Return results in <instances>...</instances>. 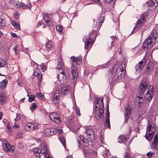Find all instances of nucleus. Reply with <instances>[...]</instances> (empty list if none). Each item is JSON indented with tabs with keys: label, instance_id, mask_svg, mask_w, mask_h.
<instances>
[{
	"label": "nucleus",
	"instance_id": "9d476101",
	"mask_svg": "<svg viewBox=\"0 0 158 158\" xmlns=\"http://www.w3.org/2000/svg\"><path fill=\"white\" fill-rule=\"evenodd\" d=\"M82 61V58L81 56L77 57L72 56L71 57L70 62L72 65L76 66L80 64Z\"/></svg>",
	"mask_w": 158,
	"mask_h": 158
},
{
	"label": "nucleus",
	"instance_id": "603ef678",
	"mask_svg": "<svg viewBox=\"0 0 158 158\" xmlns=\"http://www.w3.org/2000/svg\"><path fill=\"white\" fill-rule=\"evenodd\" d=\"M124 158H132L130 156L129 154L127 152H125L124 156Z\"/></svg>",
	"mask_w": 158,
	"mask_h": 158
},
{
	"label": "nucleus",
	"instance_id": "c756f323",
	"mask_svg": "<svg viewBox=\"0 0 158 158\" xmlns=\"http://www.w3.org/2000/svg\"><path fill=\"white\" fill-rule=\"evenodd\" d=\"M7 83V81L6 80L2 81L0 83V88L2 89H4L6 86Z\"/></svg>",
	"mask_w": 158,
	"mask_h": 158
},
{
	"label": "nucleus",
	"instance_id": "4468645a",
	"mask_svg": "<svg viewBox=\"0 0 158 158\" xmlns=\"http://www.w3.org/2000/svg\"><path fill=\"white\" fill-rule=\"evenodd\" d=\"M3 148L5 151L8 152H14L15 151V147L11 146L8 143H2Z\"/></svg>",
	"mask_w": 158,
	"mask_h": 158
},
{
	"label": "nucleus",
	"instance_id": "2eb2a0df",
	"mask_svg": "<svg viewBox=\"0 0 158 158\" xmlns=\"http://www.w3.org/2000/svg\"><path fill=\"white\" fill-rule=\"evenodd\" d=\"M56 132V129L53 128H47L44 131V134L46 136H50L54 135Z\"/></svg>",
	"mask_w": 158,
	"mask_h": 158
},
{
	"label": "nucleus",
	"instance_id": "dca6fc26",
	"mask_svg": "<svg viewBox=\"0 0 158 158\" xmlns=\"http://www.w3.org/2000/svg\"><path fill=\"white\" fill-rule=\"evenodd\" d=\"M76 66H72L71 67V71L73 78V81H76L77 79V77L78 76V73L77 70V67Z\"/></svg>",
	"mask_w": 158,
	"mask_h": 158
},
{
	"label": "nucleus",
	"instance_id": "09e8293b",
	"mask_svg": "<svg viewBox=\"0 0 158 158\" xmlns=\"http://www.w3.org/2000/svg\"><path fill=\"white\" fill-rule=\"evenodd\" d=\"M60 139L62 144L63 145H64L65 143V140L64 138L62 137H60Z\"/></svg>",
	"mask_w": 158,
	"mask_h": 158
},
{
	"label": "nucleus",
	"instance_id": "6e6d98bb",
	"mask_svg": "<svg viewBox=\"0 0 158 158\" xmlns=\"http://www.w3.org/2000/svg\"><path fill=\"white\" fill-rule=\"evenodd\" d=\"M18 15H19V13L17 12H16L14 14V17L16 19H17L18 18V17H19Z\"/></svg>",
	"mask_w": 158,
	"mask_h": 158
},
{
	"label": "nucleus",
	"instance_id": "423d86ee",
	"mask_svg": "<svg viewBox=\"0 0 158 158\" xmlns=\"http://www.w3.org/2000/svg\"><path fill=\"white\" fill-rule=\"evenodd\" d=\"M85 133L87 136V138L90 142H93L94 139V133L93 129L90 127L86 128Z\"/></svg>",
	"mask_w": 158,
	"mask_h": 158
},
{
	"label": "nucleus",
	"instance_id": "cd10ccee",
	"mask_svg": "<svg viewBox=\"0 0 158 158\" xmlns=\"http://www.w3.org/2000/svg\"><path fill=\"white\" fill-rule=\"evenodd\" d=\"M121 73L115 72L113 77L114 80L117 81H119L121 78Z\"/></svg>",
	"mask_w": 158,
	"mask_h": 158
},
{
	"label": "nucleus",
	"instance_id": "ddd939ff",
	"mask_svg": "<svg viewBox=\"0 0 158 158\" xmlns=\"http://www.w3.org/2000/svg\"><path fill=\"white\" fill-rule=\"evenodd\" d=\"M38 127L39 125L36 123L33 124L29 123L27 124L25 127V128L27 131H31L38 129Z\"/></svg>",
	"mask_w": 158,
	"mask_h": 158
},
{
	"label": "nucleus",
	"instance_id": "5701e85b",
	"mask_svg": "<svg viewBox=\"0 0 158 158\" xmlns=\"http://www.w3.org/2000/svg\"><path fill=\"white\" fill-rule=\"evenodd\" d=\"M41 151H42V153H43V154L44 155H45L48 154V148L46 145V144L44 143H42L41 145Z\"/></svg>",
	"mask_w": 158,
	"mask_h": 158
},
{
	"label": "nucleus",
	"instance_id": "9b49d317",
	"mask_svg": "<svg viewBox=\"0 0 158 158\" xmlns=\"http://www.w3.org/2000/svg\"><path fill=\"white\" fill-rule=\"evenodd\" d=\"M150 148L153 151L158 149V135L156 134L151 144Z\"/></svg>",
	"mask_w": 158,
	"mask_h": 158
},
{
	"label": "nucleus",
	"instance_id": "338daca9",
	"mask_svg": "<svg viewBox=\"0 0 158 158\" xmlns=\"http://www.w3.org/2000/svg\"><path fill=\"white\" fill-rule=\"evenodd\" d=\"M44 64H41V68L42 70H45L46 69V67L45 66H43Z\"/></svg>",
	"mask_w": 158,
	"mask_h": 158
},
{
	"label": "nucleus",
	"instance_id": "13d9d810",
	"mask_svg": "<svg viewBox=\"0 0 158 158\" xmlns=\"http://www.w3.org/2000/svg\"><path fill=\"white\" fill-rule=\"evenodd\" d=\"M31 5V3H28L26 6V8H27L28 9H30Z\"/></svg>",
	"mask_w": 158,
	"mask_h": 158
},
{
	"label": "nucleus",
	"instance_id": "864d4df0",
	"mask_svg": "<svg viewBox=\"0 0 158 158\" xmlns=\"http://www.w3.org/2000/svg\"><path fill=\"white\" fill-rule=\"evenodd\" d=\"M23 133H18L16 135V138L19 139L22 138L23 136Z\"/></svg>",
	"mask_w": 158,
	"mask_h": 158
},
{
	"label": "nucleus",
	"instance_id": "7c9ffc66",
	"mask_svg": "<svg viewBox=\"0 0 158 158\" xmlns=\"http://www.w3.org/2000/svg\"><path fill=\"white\" fill-rule=\"evenodd\" d=\"M102 153L105 158H108L110 156V153L108 150H105Z\"/></svg>",
	"mask_w": 158,
	"mask_h": 158
},
{
	"label": "nucleus",
	"instance_id": "f3484780",
	"mask_svg": "<svg viewBox=\"0 0 158 158\" xmlns=\"http://www.w3.org/2000/svg\"><path fill=\"white\" fill-rule=\"evenodd\" d=\"M57 77L58 79L61 81V83H63L64 80L66 79V76L63 70H61L60 69L59 70L58 74L57 75Z\"/></svg>",
	"mask_w": 158,
	"mask_h": 158
},
{
	"label": "nucleus",
	"instance_id": "20e7f679",
	"mask_svg": "<svg viewBox=\"0 0 158 158\" xmlns=\"http://www.w3.org/2000/svg\"><path fill=\"white\" fill-rule=\"evenodd\" d=\"M96 103L97 104H99V106L96 105V108L97 109H98V113H98V116L99 118H100V117L103 116L104 112L103 98H97Z\"/></svg>",
	"mask_w": 158,
	"mask_h": 158
},
{
	"label": "nucleus",
	"instance_id": "393cba45",
	"mask_svg": "<svg viewBox=\"0 0 158 158\" xmlns=\"http://www.w3.org/2000/svg\"><path fill=\"white\" fill-rule=\"evenodd\" d=\"M125 69V64L124 63H122L120 65H119L117 67L116 72V73H123Z\"/></svg>",
	"mask_w": 158,
	"mask_h": 158
},
{
	"label": "nucleus",
	"instance_id": "49530a36",
	"mask_svg": "<svg viewBox=\"0 0 158 158\" xmlns=\"http://www.w3.org/2000/svg\"><path fill=\"white\" fill-rule=\"evenodd\" d=\"M93 40L92 39H90L86 42V43L90 46H91L93 44Z\"/></svg>",
	"mask_w": 158,
	"mask_h": 158
},
{
	"label": "nucleus",
	"instance_id": "aec40b11",
	"mask_svg": "<svg viewBox=\"0 0 158 158\" xmlns=\"http://www.w3.org/2000/svg\"><path fill=\"white\" fill-rule=\"evenodd\" d=\"M70 87L68 85L62 87L60 90L61 94L66 95L69 93V89Z\"/></svg>",
	"mask_w": 158,
	"mask_h": 158
},
{
	"label": "nucleus",
	"instance_id": "7ed1b4c3",
	"mask_svg": "<svg viewBox=\"0 0 158 158\" xmlns=\"http://www.w3.org/2000/svg\"><path fill=\"white\" fill-rule=\"evenodd\" d=\"M153 121H151L149 120L147 128V134L146 138L150 142L151 141L156 131V126H155V121L156 119L153 118Z\"/></svg>",
	"mask_w": 158,
	"mask_h": 158
},
{
	"label": "nucleus",
	"instance_id": "72a5a7b5",
	"mask_svg": "<svg viewBox=\"0 0 158 158\" xmlns=\"http://www.w3.org/2000/svg\"><path fill=\"white\" fill-rule=\"evenodd\" d=\"M11 23L12 25L13 26L15 29L17 30H18L20 29V27L19 24L17 23L16 21H12Z\"/></svg>",
	"mask_w": 158,
	"mask_h": 158
},
{
	"label": "nucleus",
	"instance_id": "b1692460",
	"mask_svg": "<svg viewBox=\"0 0 158 158\" xmlns=\"http://www.w3.org/2000/svg\"><path fill=\"white\" fill-rule=\"evenodd\" d=\"M33 152L35 155L36 158H40V156L43 154V153L41 152L42 151L37 148L33 149Z\"/></svg>",
	"mask_w": 158,
	"mask_h": 158
},
{
	"label": "nucleus",
	"instance_id": "680f3d73",
	"mask_svg": "<svg viewBox=\"0 0 158 158\" xmlns=\"http://www.w3.org/2000/svg\"><path fill=\"white\" fill-rule=\"evenodd\" d=\"M19 125L17 123H15L13 126V128L15 129L19 128Z\"/></svg>",
	"mask_w": 158,
	"mask_h": 158
},
{
	"label": "nucleus",
	"instance_id": "3c124183",
	"mask_svg": "<svg viewBox=\"0 0 158 158\" xmlns=\"http://www.w3.org/2000/svg\"><path fill=\"white\" fill-rule=\"evenodd\" d=\"M6 63L4 60H0V67H3Z\"/></svg>",
	"mask_w": 158,
	"mask_h": 158
},
{
	"label": "nucleus",
	"instance_id": "412c9836",
	"mask_svg": "<svg viewBox=\"0 0 158 158\" xmlns=\"http://www.w3.org/2000/svg\"><path fill=\"white\" fill-rule=\"evenodd\" d=\"M106 117L105 118L106 123H105V125L107 127L109 128L110 127V126L109 119L110 114L108 108L106 110Z\"/></svg>",
	"mask_w": 158,
	"mask_h": 158
},
{
	"label": "nucleus",
	"instance_id": "f704fd0d",
	"mask_svg": "<svg viewBox=\"0 0 158 158\" xmlns=\"http://www.w3.org/2000/svg\"><path fill=\"white\" fill-rule=\"evenodd\" d=\"M53 44L51 41H48L47 43H46L45 46L46 48L48 49H51L53 45Z\"/></svg>",
	"mask_w": 158,
	"mask_h": 158
},
{
	"label": "nucleus",
	"instance_id": "f03ea898",
	"mask_svg": "<svg viewBox=\"0 0 158 158\" xmlns=\"http://www.w3.org/2000/svg\"><path fill=\"white\" fill-rule=\"evenodd\" d=\"M157 36L156 31L153 30L149 36L145 40L143 44V48L144 50L147 51L148 49H150L152 47L156 41Z\"/></svg>",
	"mask_w": 158,
	"mask_h": 158
},
{
	"label": "nucleus",
	"instance_id": "c03bdc74",
	"mask_svg": "<svg viewBox=\"0 0 158 158\" xmlns=\"http://www.w3.org/2000/svg\"><path fill=\"white\" fill-rule=\"evenodd\" d=\"M104 20V17L103 16H101L99 18L98 20V23H100L102 25V23L103 22Z\"/></svg>",
	"mask_w": 158,
	"mask_h": 158
},
{
	"label": "nucleus",
	"instance_id": "e433bc0d",
	"mask_svg": "<svg viewBox=\"0 0 158 158\" xmlns=\"http://www.w3.org/2000/svg\"><path fill=\"white\" fill-rule=\"evenodd\" d=\"M81 140L83 142L85 146H88L89 145L88 143L89 141V140L87 138H80Z\"/></svg>",
	"mask_w": 158,
	"mask_h": 158
},
{
	"label": "nucleus",
	"instance_id": "774afa93",
	"mask_svg": "<svg viewBox=\"0 0 158 158\" xmlns=\"http://www.w3.org/2000/svg\"><path fill=\"white\" fill-rule=\"evenodd\" d=\"M89 46L90 45L86 43V44H85V48L86 49H87Z\"/></svg>",
	"mask_w": 158,
	"mask_h": 158
},
{
	"label": "nucleus",
	"instance_id": "6ab92c4d",
	"mask_svg": "<svg viewBox=\"0 0 158 158\" xmlns=\"http://www.w3.org/2000/svg\"><path fill=\"white\" fill-rule=\"evenodd\" d=\"M8 99L7 97L3 93L0 92V104L3 105Z\"/></svg>",
	"mask_w": 158,
	"mask_h": 158
},
{
	"label": "nucleus",
	"instance_id": "052dcab7",
	"mask_svg": "<svg viewBox=\"0 0 158 158\" xmlns=\"http://www.w3.org/2000/svg\"><path fill=\"white\" fill-rule=\"evenodd\" d=\"M100 141L102 143H103L104 137L103 136L101 135L100 138Z\"/></svg>",
	"mask_w": 158,
	"mask_h": 158
},
{
	"label": "nucleus",
	"instance_id": "bb28decb",
	"mask_svg": "<svg viewBox=\"0 0 158 158\" xmlns=\"http://www.w3.org/2000/svg\"><path fill=\"white\" fill-rule=\"evenodd\" d=\"M154 64L152 62H149L148 64L146 72L150 73L153 69Z\"/></svg>",
	"mask_w": 158,
	"mask_h": 158
},
{
	"label": "nucleus",
	"instance_id": "f257e3e1",
	"mask_svg": "<svg viewBox=\"0 0 158 158\" xmlns=\"http://www.w3.org/2000/svg\"><path fill=\"white\" fill-rule=\"evenodd\" d=\"M148 84L149 82L148 79L144 78L143 79L139 84V94H137L135 99V102L140 106H142L144 98H145L146 102H148L149 103L153 97L154 92L152 90V87L151 90L148 89L147 93L144 97L143 93L147 89Z\"/></svg>",
	"mask_w": 158,
	"mask_h": 158
},
{
	"label": "nucleus",
	"instance_id": "2f4dec72",
	"mask_svg": "<svg viewBox=\"0 0 158 158\" xmlns=\"http://www.w3.org/2000/svg\"><path fill=\"white\" fill-rule=\"evenodd\" d=\"M101 25L100 23H98V22H97L96 24L94 25L93 27V30L94 31H97L99 30Z\"/></svg>",
	"mask_w": 158,
	"mask_h": 158
},
{
	"label": "nucleus",
	"instance_id": "f8f14e48",
	"mask_svg": "<svg viewBox=\"0 0 158 158\" xmlns=\"http://www.w3.org/2000/svg\"><path fill=\"white\" fill-rule=\"evenodd\" d=\"M146 63V60L145 58H143L141 61H140L139 64L135 65V71L138 73H139Z\"/></svg>",
	"mask_w": 158,
	"mask_h": 158
},
{
	"label": "nucleus",
	"instance_id": "39448f33",
	"mask_svg": "<svg viewBox=\"0 0 158 158\" xmlns=\"http://www.w3.org/2000/svg\"><path fill=\"white\" fill-rule=\"evenodd\" d=\"M148 15V14L147 13H144L139 18L136 22V25L134 29L135 28H139L144 25L147 19Z\"/></svg>",
	"mask_w": 158,
	"mask_h": 158
},
{
	"label": "nucleus",
	"instance_id": "1a4fd4ad",
	"mask_svg": "<svg viewBox=\"0 0 158 158\" xmlns=\"http://www.w3.org/2000/svg\"><path fill=\"white\" fill-rule=\"evenodd\" d=\"M73 121V119H70L69 122L68 121V123L67 125L68 127L71 131L76 133L79 129L80 126L79 125L77 126L76 124L74 123Z\"/></svg>",
	"mask_w": 158,
	"mask_h": 158
},
{
	"label": "nucleus",
	"instance_id": "ea45409f",
	"mask_svg": "<svg viewBox=\"0 0 158 158\" xmlns=\"http://www.w3.org/2000/svg\"><path fill=\"white\" fill-rule=\"evenodd\" d=\"M36 95V97H38L41 100H44V95L43 94H41V93H37Z\"/></svg>",
	"mask_w": 158,
	"mask_h": 158
},
{
	"label": "nucleus",
	"instance_id": "4be33fe9",
	"mask_svg": "<svg viewBox=\"0 0 158 158\" xmlns=\"http://www.w3.org/2000/svg\"><path fill=\"white\" fill-rule=\"evenodd\" d=\"M59 98V93L58 90H56L54 93V95L53 98V102L54 103H56Z\"/></svg>",
	"mask_w": 158,
	"mask_h": 158
},
{
	"label": "nucleus",
	"instance_id": "69168bd1",
	"mask_svg": "<svg viewBox=\"0 0 158 158\" xmlns=\"http://www.w3.org/2000/svg\"><path fill=\"white\" fill-rule=\"evenodd\" d=\"M11 35L12 37L14 38H17V37L16 36L17 35L15 33H11Z\"/></svg>",
	"mask_w": 158,
	"mask_h": 158
},
{
	"label": "nucleus",
	"instance_id": "0e129e2a",
	"mask_svg": "<svg viewBox=\"0 0 158 158\" xmlns=\"http://www.w3.org/2000/svg\"><path fill=\"white\" fill-rule=\"evenodd\" d=\"M6 127L9 130V131L10 132V130L11 129V127L9 125V123H7L6 125Z\"/></svg>",
	"mask_w": 158,
	"mask_h": 158
},
{
	"label": "nucleus",
	"instance_id": "bf43d9fd",
	"mask_svg": "<svg viewBox=\"0 0 158 158\" xmlns=\"http://www.w3.org/2000/svg\"><path fill=\"white\" fill-rule=\"evenodd\" d=\"M105 2L106 3H109L111 2H114L116 0H104Z\"/></svg>",
	"mask_w": 158,
	"mask_h": 158
},
{
	"label": "nucleus",
	"instance_id": "a878e982",
	"mask_svg": "<svg viewBox=\"0 0 158 158\" xmlns=\"http://www.w3.org/2000/svg\"><path fill=\"white\" fill-rule=\"evenodd\" d=\"M129 137V136L127 135H120L118 139L119 142L125 143V142L128 139Z\"/></svg>",
	"mask_w": 158,
	"mask_h": 158
},
{
	"label": "nucleus",
	"instance_id": "a211bd4d",
	"mask_svg": "<svg viewBox=\"0 0 158 158\" xmlns=\"http://www.w3.org/2000/svg\"><path fill=\"white\" fill-rule=\"evenodd\" d=\"M158 3V0H152L150 1L147 4L148 7L152 8L149 9H154L156 7Z\"/></svg>",
	"mask_w": 158,
	"mask_h": 158
},
{
	"label": "nucleus",
	"instance_id": "4c0bfd02",
	"mask_svg": "<svg viewBox=\"0 0 158 158\" xmlns=\"http://www.w3.org/2000/svg\"><path fill=\"white\" fill-rule=\"evenodd\" d=\"M35 95L34 94H31L29 96L28 101L30 102H31L35 100Z\"/></svg>",
	"mask_w": 158,
	"mask_h": 158
},
{
	"label": "nucleus",
	"instance_id": "79ce46f5",
	"mask_svg": "<svg viewBox=\"0 0 158 158\" xmlns=\"http://www.w3.org/2000/svg\"><path fill=\"white\" fill-rule=\"evenodd\" d=\"M37 107V106L35 103L32 104V105L30 106V108L31 110L32 111L35 110Z\"/></svg>",
	"mask_w": 158,
	"mask_h": 158
},
{
	"label": "nucleus",
	"instance_id": "6e6552de",
	"mask_svg": "<svg viewBox=\"0 0 158 158\" xmlns=\"http://www.w3.org/2000/svg\"><path fill=\"white\" fill-rule=\"evenodd\" d=\"M133 108V106L129 104H127L126 106L125 112V119L124 121L125 122L127 123L129 118L130 114L132 111Z\"/></svg>",
	"mask_w": 158,
	"mask_h": 158
},
{
	"label": "nucleus",
	"instance_id": "c85d7f7f",
	"mask_svg": "<svg viewBox=\"0 0 158 158\" xmlns=\"http://www.w3.org/2000/svg\"><path fill=\"white\" fill-rule=\"evenodd\" d=\"M6 20L5 19L0 18V28H3L6 25Z\"/></svg>",
	"mask_w": 158,
	"mask_h": 158
},
{
	"label": "nucleus",
	"instance_id": "4d7b16f0",
	"mask_svg": "<svg viewBox=\"0 0 158 158\" xmlns=\"http://www.w3.org/2000/svg\"><path fill=\"white\" fill-rule=\"evenodd\" d=\"M76 112L77 114V116H80L81 114H80V110L79 109H77L76 110Z\"/></svg>",
	"mask_w": 158,
	"mask_h": 158
},
{
	"label": "nucleus",
	"instance_id": "37998d69",
	"mask_svg": "<svg viewBox=\"0 0 158 158\" xmlns=\"http://www.w3.org/2000/svg\"><path fill=\"white\" fill-rule=\"evenodd\" d=\"M42 74H40V75L38 76V84L39 86H40L41 84V80L42 79Z\"/></svg>",
	"mask_w": 158,
	"mask_h": 158
},
{
	"label": "nucleus",
	"instance_id": "58836bf2",
	"mask_svg": "<svg viewBox=\"0 0 158 158\" xmlns=\"http://www.w3.org/2000/svg\"><path fill=\"white\" fill-rule=\"evenodd\" d=\"M41 73L38 70V69H35L34 70V73H33V75L35 76H38L40 74H41Z\"/></svg>",
	"mask_w": 158,
	"mask_h": 158
},
{
	"label": "nucleus",
	"instance_id": "a18cd8bd",
	"mask_svg": "<svg viewBox=\"0 0 158 158\" xmlns=\"http://www.w3.org/2000/svg\"><path fill=\"white\" fill-rule=\"evenodd\" d=\"M56 29L58 31H60V33H63L62 27L61 26L58 25L56 27Z\"/></svg>",
	"mask_w": 158,
	"mask_h": 158
},
{
	"label": "nucleus",
	"instance_id": "a19ab883",
	"mask_svg": "<svg viewBox=\"0 0 158 158\" xmlns=\"http://www.w3.org/2000/svg\"><path fill=\"white\" fill-rule=\"evenodd\" d=\"M17 146L18 148L21 149H23L24 148L23 143L21 142H19L17 144Z\"/></svg>",
	"mask_w": 158,
	"mask_h": 158
},
{
	"label": "nucleus",
	"instance_id": "0eeeda50",
	"mask_svg": "<svg viewBox=\"0 0 158 158\" xmlns=\"http://www.w3.org/2000/svg\"><path fill=\"white\" fill-rule=\"evenodd\" d=\"M51 120L56 123H59L60 122V119L59 114L56 112L50 113L48 115Z\"/></svg>",
	"mask_w": 158,
	"mask_h": 158
},
{
	"label": "nucleus",
	"instance_id": "de8ad7c7",
	"mask_svg": "<svg viewBox=\"0 0 158 158\" xmlns=\"http://www.w3.org/2000/svg\"><path fill=\"white\" fill-rule=\"evenodd\" d=\"M155 153L152 152H148L147 154V156L148 158H150L152 156L154 155Z\"/></svg>",
	"mask_w": 158,
	"mask_h": 158
},
{
	"label": "nucleus",
	"instance_id": "5fc2aeb1",
	"mask_svg": "<svg viewBox=\"0 0 158 158\" xmlns=\"http://www.w3.org/2000/svg\"><path fill=\"white\" fill-rule=\"evenodd\" d=\"M92 1L94 2H95L97 3L98 5L101 6H102V3H101L100 0H91Z\"/></svg>",
	"mask_w": 158,
	"mask_h": 158
},
{
	"label": "nucleus",
	"instance_id": "8fccbe9b",
	"mask_svg": "<svg viewBox=\"0 0 158 158\" xmlns=\"http://www.w3.org/2000/svg\"><path fill=\"white\" fill-rule=\"evenodd\" d=\"M45 23L49 27H52L53 26V24L51 20H49L48 21H47V22H45Z\"/></svg>",
	"mask_w": 158,
	"mask_h": 158
},
{
	"label": "nucleus",
	"instance_id": "c9c22d12",
	"mask_svg": "<svg viewBox=\"0 0 158 158\" xmlns=\"http://www.w3.org/2000/svg\"><path fill=\"white\" fill-rule=\"evenodd\" d=\"M52 15H50L45 14L44 16V20L45 22L50 20Z\"/></svg>",
	"mask_w": 158,
	"mask_h": 158
},
{
	"label": "nucleus",
	"instance_id": "e2e57ef3",
	"mask_svg": "<svg viewBox=\"0 0 158 158\" xmlns=\"http://www.w3.org/2000/svg\"><path fill=\"white\" fill-rule=\"evenodd\" d=\"M3 122L5 125H6L7 123H8L6 119H3Z\"/></svg>",
	"mask_w": 158,
	"mask_h": 158
},
{
	"label": "nucleus",
	"instance_id": "473e14b6",
	"mask_svg": "<svg viewBox=\"0 0 158 158\" xmlns=\"http://www.w3.org/2000/svg\"><path fill=\"white\" fill-rule=\"evenodd\" d=\"M64 63L61 59H60L58 63V70H60V69L61 70H63L62 68L64 66Z\"/></svg>",
	"mask_w": 158,
	"mask_h": 158
}]
</instances>
